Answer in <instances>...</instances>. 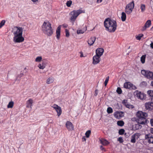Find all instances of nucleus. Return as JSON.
Returning a JSON list of instances; mask_svg holds the SVG:
<instances>
[{
  "mask_svg": "<svg viewBox=\"0 0 153 153\" xmlns=\"http://www.w3.org/2000/svg\"><path fill=\"white\" fill-rule=\"evenodd\" d=\"M104 23L105 30L110 33L114 32L117 29V25L116 20L107 18L105 19Z\"/></svg>",
  "mask_w": 153,
  "mask_h": 153,
  "instance_id": "obj_1",
  "label": "nucleus"
},
{
  "mask_svg": "<svg viewBox=\"0 0 153 153\" xmlns=\"http://www.w3.org/2000/svg\"><path fill=\"white\" fill-rule=\"evenodd\" d=\"M43 32L48 36H50L53 33V29L50 23L48 21L44 22L42 26Z\"/></svg>",
  "mask_w": 153,
  "mask_h": 153,
  "instance_id": "obj_2",
  "label": "nucleus"
},
{
  "mask_svg": "<svg viewBox=\"0 0 153 153\" xmlns=\"http://www.w3.org/2000/svg\"><path fill=\"white\" fill-rule=\"evenodd\" d=\"M137 117L138 118L137 122L141 124H145L147 122L146 118L148 116L147 114L141 111H138L136 114Z\"/></svg>",
  "mask_w": 153,
  "mask_h": 153,
  "instance_id": "obj_3",
  "label": "nucleus"
},
{
  "mask_svg": "<svg viewBox=\"0 0 153 153\" xmlns=\"http://www.w3.org/2000/svg\"><path fill=\"white\" fill-rule=\"evenodd\" d=\"M84 10H82L81 9L77 10H73L71 11L69 13V15L71 17L70 19L71 21L74 22L78 16L82 13H84Z\"/></svg>",
  "mask_w": 153,
  "mask_h": 153,
  "instance_id": "obj_4",
  "label": "nucleus"
},
{
  "mask_svg": "<svg viewBox=\"0 0 153 153\" xmlns=\"http://www.w3.org/2000/svg\"><path fill=\"white\" fill-rule=\"evenodd\" d=\"M134 6V1L129 3L126 7L125 9V13L128 15L130 14L132 12Z\"/></svg>",
  "mask_w": 153,
  "mask_h": 153,
  "instance_id": "obj_5",
  "label": "nucleus"
},
{
  "mask_svg": "<svg viewBox=\"0 0 153 153\" xmlns=\"http://www.w3.org/2000/svg\"><path fill=\"white\" fill-rule=\"evenodd\" d=\"M12 32L14 36H21L22 35L23 28L20 27H15L13 28Z\"/></svg>",
  "mask_w": 153,
  "mask_h": 153,
  "instance_id": "obj_6",
  "label": "nucleus"
},
{
  "mask_svg": "<svg viewBox=\"0 0 153 153\" xmlns=\"http://www.w3.org/2000/svg\"><path fill=\"white\" fill-rule=\"evenodd\" d=\"M134 95L135 97L141 100L145 99L146 97V95L144 93L138 91H136L134 92Z\"/></svg>",
  "mask_w": 153,
  "mask_h": 153,
  "instance_id": "obj_7",
  "label": "nucleus"
},
{
  "mask_svg": "<svg viewBox=\"0 0 153 153\" xmlns=\"http://www.w3.org/2000/svg\"><path fill=\"white\" fill-rule=\"evenodd\" d=\"M144 138L149 143L153 144V136L151 133L145 134Z\"/></svg>",
  "mask_w": 153,
  "mask_h": 153,
  "instance_id": "obj_8",
  "label": "nucleus"
},
{
  "mask_svg": "<svg viewBox=\"0 0 153 153\" xmlns=\"http://www.w3.org/2000/svg\"><path fill=\"white\" fill-rule=\"evenodd\" d=\"M24 40V38L22 35L21 36H14L13 38V41L15 43H20L23 42Z\"/></svg>",
  "mask_w": 153,
  "mask_h": 153,
  "instance_id": "obj_9",
  "label": "nucleus"
},
{
  "mask_svg": "<svg viewBox=\"0 0 153 153\" xmlns=\"http://www.w3.org/2000/svg\"><path fill=\"white\" fill-rule=\"evenodd\" d=\"M141 73L145 76H153V72L150 71L143 70L141 71Z\"/></svg>",
  "mask_w": 153,
  "mask_h": 153,
  "instance_id": "obj_10",
  "label": "nucleus"
},
{
  "mask_svg": "<svg viewBox=\"0 0 153 153\" xmlns=\"http://www.w3.org/2000/svg\"><path fill=\"white\" fill-rule=\"evenodd\" d=\"M124 114L123 112L117 111L114 112V115L116 119H120L124 116Z\"/></svg>",
  "mask_w": 153,
  "mask_h": 153,
  "instance_id": "obj_11",
  "label": "nucleus"
},
{
  "mask_svg": "<svg viewBox=\"0 0 153 153\" xmlns=\"http://www.w3.org/2000/svg\"><path fill=\"white\" fill-rule=\"evenodd\" d=\"M100 60V56L96 54L93 57L92 63L94 65H96L99 63Z\"/></svg>",
  "mask_w": 153,
  "mask_h": 153,
  "instance_id": "obj_12",
  "label": "nucleus"
},
{
  "mask_svg": "<svg viewBox=\"0 0 153 153\" xmlns=\"http://www.w3.org/2000/svg\"><path fill=\"white\" fill-rule=\"evenodd\" d=\"M146 108L148 110L151 111L153 109V102H148L145 104Z\"/></svg>",
  "mask_w": 153,
  "mask_h": 153,
  "instance_id": "obj_13",
  "label": "nucleus"
},
{
  "mask_svg": "<svg viewBox=\"0 0 153 153\" xmlns=\"http://www.w3.org/2000/svg\"><path fill=\"white\" fill-rule=\"evenodd\" d=\"M140 135V134L139 133H136L132 135L131 137V142L133 143H135L136 139H137Z\"/></svg>",
  "mask_w": 153,
  "mask_h": 153,
  "instance_id": "obj_14",
  "label": "nucleus"
},
{
  "mask_svg": "<svg viewBox=\"0 0 153 153\" xmlns=\"http://www.w3.org/2000/svg\"><path fill=\"white\" fill-rule=\"evenodd\" d=\"M66 126L69 131L74 130V126L72 123L69 121H67L66 123Z\"/></svg>",
  "mask_w": 153,
  "mask_h": 153,
  "instance_id": "obj_15",
  "label": "nucleus"
},
{
  "mask_svg": "<svg viewBox=\"0 0 153 153\" xmlns=\"http://www.w3.org/2000/svg\"><path fill=\"white\" fill-rule=\"evenodd\" d=\"M104 51V49L102 48H98L96 50V54L101 57Z\"/></svg>",
  "mask_w": 153,
  "mask_h": 153,
  "instance_id": "obj_16",
  "label": "nucleus"
},
{
  "mask_svg": "<svg viewBox=\"0 0 153 153\" xmlns=\"http://www.w3.org/2000/svg\"><path fill=\"white\" fill-rule=\"evenodd\" d=\"M99 141L100 143L104 146H106L110 143L108 140L103 138L100 139Z\"/></svg>",
  "mask_w": 153,
  "mask_h": 153,
  "instance_id": "obj_17",
  "label": "nucleus"
},
{
  "mask_svg": "<svg viewBox=\"0 0 153 153\" xmlns=\"http://www.w3.org/2000/svg\"><path fill=\"white\" fill-rule=\"evenodd\" d=\"M96 39V37H91L88 39V43L90 46L93 45Z\"/></svg>",
  "mask_w": 153,
  "mask_h": 153,
  "instance_id": "obj_18",
  "label": "nucleus"
},
{
  "mask_svg": "<svg viewBox=\"0 0 153 153\" xmlns=\"http://www.w3.org/2000/svg\"><path fill=\"white\" fill-rule=\"evenodd\" d=\"M151 24V21L149 20H147L143 28V30L144 31L146 30L147 28H149L150 27Z\"/></svg>",
  "mask_w": 153,
  "mask_h": 153,
  "instance_id": "obj_19",
  "label": "nucleus"
},
{
  "mask_svg": "<svg viewBox=\"0 0 153 153\" xmlns=\"http://www.w3.org/2000/svg\"><path fill=\"white\" fill-rule=\"evenodd\" d=\"M33 103V100L31 99H30L27 102L26 107L27 108H31V107Z\"/></svg>",
  "mask_w": 153,
  "mask_h": 153,
  "instance_id": "obj_20",
  "label": "nucleus"
},
{
  "mask_svg": "<svg viewBox=\"0 0 153 153\" xmlns=\"http://www.w3.org/2000/svg\"><path fill=\"white\" fill-rule=\"evenodd\" d=\"M132 84L130 82H126L124 84V87L126 89H130L131 88Z\"/></svg>",
  "mask_w": 153,
  "mask_h": 153,
  "instance_id": "obj_21",
  "label": "nucleus"
},
{
  "mask_svg": "<svg viewBox=\"0 0 153 153\" xmlns=\"http://www.w3.org/2000/svg\"><path fill=\"white\" fill-rule=\"evenodd\" d=\"M147 93L149 96L150 97L151 100H153V91L149 90H148Z\"/></svg>",
  "mask_w": 153,
  "mask_h": 153,
  "instance_id": "obj_22",
  "label": "nucleus"
},
{
  "mask_svg": "<svg viewBox=\"0 0 153 153\" xmlns=\"http://www.w3.org/2000/svg\"><path fill=\"white\" fill-rule=\"evenodd\" d=\"M38 67L39 69H43L45 67V65L44 62H42L39 64Z\"/></svg>",
  "mask_w": 153,
  "mask_h": 153,
  "instance_id": "obj_23",
  "label": "nucleus"
},
{
  "mask_svg": "<svg viewBox=\"0 0 153 153\" xmlns=\"http://www.w3.org/2000/svg\"><path fill=\"white\" fill-rule=\"evenodd\" d=\"M121 19L122 21H125L126 19V13L123 12L121 14Z\"/></svg>",
  "mask_w": 153,
  "mask_h": 153,
  "instance_id": "obj_24",
  "label": "nucleus"
},
{
  "mask_svg": "<svg viewBox=\"0 0 153 153\" xmlns=\"http://www.w3.org/2000/svg\"><path fill=\"white\" fill-rule=\"evenodd\" d=\"M117 124L118 126H122L124 125V123L123 120H119L117 122Z\"/></svg>",
  "mask_w": 153,
  "mask_h": 153,
  "instance_id": "obj_25",
  "label": "nucleus"
},
{
  "mask_svg": "<svg viewBox=\"0 0 153 153\" xmlns=\"http://www.w3.org/2000/svg\"><path fill=\"white\" fill-rule=\"evenodd\" d=\"M54 80L53 79L52 77H49L47 80V83L49 84L52 83Z\"/></svg>",
  "mask_w": 153,
  "mask_h": 153,
  "instance_id": "obj_26",
  "label": "nucleus"
},
{
  "mask_svg": "<svg viewBox=\"0 0 153 153\" xmlns=\"http://www.w3.org/2000/svg\"><path fill=\"white\" fill-rule=\"evenodd\" d=\"M146 57V55H143L140 58V60L142 63H145Z\"/></svg>",
  "mask_w": 153,
  "mask_h": 153,
  "instance_id": "obj_27",
  "label": "nucleus"
},
{
  "mask_svg": "<svg viewBox=\"0 0 153 153\" xmlns=\"http://www.w3.org/2000/svg\"><path fill=\"white\" fill-rule=\"evenodd\" d=\"M14 103L12 101L10 102L7 105V108H12L13 105Z\"/></svg>",
  "mask_w": 153,
  "mask_h": 153,
  "instance_id": "obj_28",
  "label": "nucleus"
},
{
  "mask_svg": "<svg viewBox=\"0 0 153 153\" xmlns=\"http://www.w3.org/2000/svg\"><path fill=\"white\" fill-rule=\"evenodd\" d=\"M140 124H141L138 123V122H137V124H136L135 125V128L136 129H140L141 128L142 126Z\"/></svg>",
  "mask_w": 153,
  "mask_h": 153,
  "instance_id": "obj_29",
  "label": "nucleus"
},
{
  "mask_svg": "<svg viewBox=\"0 0 153 153\" xmlns=\"http://www.w3.org/2000/svg\"><path fill=\"white\" fill-rule=\"evenodd\" d=\"M42 58L41 56H38L36 58L35 61L36 62H40L42 61Z\"/></svg>",
  "mask_w": 153,
  "mask_h": 153,
  "instance_id": "obj_30",
  "label": "nucleus"
},
{
  "mask_svg": "<svg viewBox=\"0 0 153 153\" xmlns=\"http://www.w3.org/2000/svg\"><path fill=\"white\" fill-rule=\"evenodd\" d=\"M146 8L145 5L144 4H141L140 6V9L142 12H143L145 11Z\"/></svg>",
  "mask_w": 153,
  "mask_h": 153,
  "instance_id": "obj_31",
  "label": "nucleus"
},
{
  "mask_svg": "<svg viewBox=\"0 0 153 153\" xmlns=\"http://www.w3.org/2000/svg\"><path fill=\"white\" fill-rule=\"evenodd\" d=\"M107 111L108 114H111L113 112V111L111 108L109 107L108 108Z\"/></svg>",
  "mask_w": 153,
  "mask_h": 153,
  "instance_id": "obj_32",
  "label": "nucleus"
},
{
  "mask_svg": "<svg viewBox=\"0 0 153 153\" xmlns=\"http://www.w3.org/2000/svg\"><path fill=\"white\" fill-rule=\"evenodd\" d=\"M91 131L90 130H88L86 131L85 133L86 137L87 138H88L89 137L90 135L91 134Z\"/></svg>",
  "mask_w": 153,
  "mask_h": 153,
  "instance_id": "obj_33",
  "label": "nucleus"
},
{
  "mask_svg": "<svg viewBox=\"0 0 153 153\" xmlns=\"http://www.w3.org/2000/svg\"><path fill=\"white\" fill-rule=\"evenodd\" d=\"M62 110L61 108L58 106V117L61 114Z\"/></svg>",
  "mask_w": 153,
  "mask_h": 153,
  "instance_id": "obj_34",
  "label": "nucleus"
},
{
  "mask_svg": "<svg viewBox=\"0 0 153 153\" xmlns=\"http://www.w3.org/2000/svg\"><path fill=\"white\" fill-rule=\"evenodd\" d=\"M28 71V68H27V67H25L24 68V69L22 71H21V74H22L23 75H24V74L27 73Z\"/></svg>",
  "mask_w": 153,
  "mask_h": 153,
  "instance_id": "obj_35",
  "label": "nucleus"
},
{
  "mask_svg": "<svg viewBox=\"0 0 153 153\" xmlns=\"http://www.w3.org/2000/svg\"><path fill=\"white\" fill-rule=\"evenodd\" d=\"M72 1L71 0L68 1L66 3V5L68 7H70L72 4Z\"/></svg>",
  "mask_w": 153,
  "mask_h": 153,
  "instance_id": "obj_36",
  "label": "nucleus"
},
{
  "mask_svg": "<svg viewBox=\"0 0 153 153\" xmlns=\"http://www.w3.org/2000/svg\"><path fill=\"white\" fill-rule=\"evenodd\" d=\"M143 36V34H140L138 36H136V37L137 39L140 40Z\"/></svg>",
  "mask_w": 153,
  "mask_h": 153,
  "instance_id": "obj_37",
  "label": "nucleus"
},
{
  "mask_svg": "<svg viewBox=\"0 0 153 153\" xmlns=\"http://www.w3.org/2000/svg\"><path fill=\"white\" fill-rule=\"evenodd\" d=\"M146 85L147 82H146L144 81L141 82L140 84V86L141 87L146 86Z\"/></svg>",
  "mask_w": 153,
  "mask_h": 153,
  "instance_id": "obj_38",
  "label": "nucleus"
},
{
  "mask_svg": "<svg viewBox=\"0 0 153 153\" xmlns=\"http://www.w3.org/2000/svg\"><path fill=\"white\" fill-rule=\"evenodd\" d=\"M125 130L123 129H121L119 130V133L120 135H123L124 134Z\"/></svg>",
  "mask_w": 153,
  "mask_h": 153,
  "instance_id": "obj_39",
  "label": "nucleus"
},
{
  "mask_svg": "<svg viewBox=\"0 0 153 153\" xmlns=\"http://www.w3.org/2000/svg\"><path fill=\"white\" fill-rule=\"evenodd\" d=\"M116 91H117V92L119 94H121L122 93V90L119 87H118L117 88Z\"/></svg>",
  "mask_w": 153,
  "mask_h": 153,
  "instance_id": "obj_40",
  "label": "nucleus"
},
{
  "mask_svg": "<svg viewBox=\"0 0 153 153\" xmlns=\"http://www.w3.org/2000/svg\"><path fill=\"white\" fill-rule=\"evenodd\" d=\"M109 77H106L105 79V81L104 82V85L105 86H106L108 83V82L109 80Z\"/></svg>",
  "mask_w": 153,
  "mask_h": 153,
  "instance_id": "obj_41",
  "label": "nucleus"
},
{
  "mask_svg": "<svg viewBox=\"0 0 153 153\" xmlns=\"http://www.w3.org/2000/svg\"><path fill=\"white\" fill-rule=\"evenodd\" d=\"M5 21L4 20H2L0 23V28L4 24Z\"/></svg>",
  "mask_w": 153,
  "mask_h": 153,
  "instance_id": "obj_42",
  "label": "nucleus"
},
{
  "mask_svg": "<svg viewBox=\"0 0 153 153\" xmlns=\"http://www.w3.org/2000/svg\"><path fill=\"white\" fill-rule=\"evenodd\" d=\"M126 107L129 109L132 108H133V106L132 105L128 104V103L125 105Z\"/></svg>",
  "mask_w": 153,
  "mask_h": 153,
  "instance_id": "obj_43",
  "label": "nucleus"
},
{
  "mask_svg": "<svg viewBox=\"0 0 153 153\" xmlns=\"http://www.w3.org/2000/svg\"><path fill=\"white\" fill-rule=\"evenodd\" d=\"M70 34L68 30L67 29L65 30V36L66 37H68Z\"/></svg>",
  "mask_w": 153,
  "mask_h": 153,
  "instance_id": "obj_44",
  "label": "nucleus"
},
{
  "mask_svg": "<svg viewBox=\"0 0 153 153\" xmlns=\"http://www.w3.org/2000/svg\"><path fill=\"white\" fill-rule=\"evenodd\" d=\"M61 25H59L58 27V39L59 37V36L60 35V31Z\"/></svg>",
  "mask_w": 153,
  "mask_h": 153,
  "instance_id": "obj_45",
  "label": "nucleus"
},
{
  "mask_svg": "<svg viewBox=\"0 0 153 153\" xmlns=\"http://www.w3.org/2000/svg\"><path fill=\"white\" fill-rule=\"evenodd\" d=\"M118 141H119L120 143H122L123 142V140L122 137H120L118 139Z\"/></svg>",
  "mask_w": 153,
  "mask_h": 153,
  "instance_id": "obj_46",
  "label": "nucleus"
},
{
  "mask_svg": "<svg viewBox=\"0 0 153 153\" xmlns=\"http://www.w3.org/2000/svg\"><path fill=\"white\" fill-rule=\"evenodd\" d=\"M52 107H53L56 110V111L57 112V105L56 104H54L52 106Z\"/></svg>",
  "mask_w": 153,
  "mask_h": 153,
  "instance_id": "obj_47",
  "label": "nucleus"
},
{
  "mask_svg": "<svg viewBox=\"0 0 153 153\" xmlns=\"http://www.w3.org/2000/svg\"><path fill=\"white\" fill-rule=\"evenodd\" d=\"M122 103L124 105H126L128 103L127 100H123L122 101Z\"/></svg>",
  "mask_w": 153,
  "mask_h": 153,
  "instance_id": "obj_48",
  "label": "nucleus"
},
{
  "mask_svg": "<svg viewBox=\"0 0 153 153\" xmlns=\"http://www.w3.org/2000/svg\"><path fill=\"white\" fill-rule=\"evenodd\" d=\"M84 32L81 30H78L77 31V33L78 34L80 33H83Z\"/></svg>",
  "mask_w": 153,
  "mask_h": 153,
  "instance_id": "obj_49",
  "label": "nucleus"
},
{
  "mask_svg": "<svg viewBox=\"0 0 153 153\" xmlns=\"http://www.w3.org/2000/svg\"><path fill=\"white\" fill-rule=\"evenodd\" d=\"M98 90H95V91L94 95L95 96H96L98 94Z\"/></svg>",
  "mask_w": 153,
  "mask_h": 153,
  "instance_id": "obj_50",
  "label": "nucleus"
},
{
  "mask_svg": "<svg viewBox=\"0 0 153 153\" xmlns=\"http://www.w3.org/2000/svg\"><path fill=\"white\" fill-rule=\"evenodd\" d=\"M80 57H84L83 54V53L82 52L80 51Z\"/></svg>",
  "mask_w": 153,
  "mask_h": 153,
  "instance_id": "obj_51",
  "label": "nucleus"
},
{
  "mask_svg": "<svg viewBox=\"0 0 153 153\" xmlns=\"http://www.w3.org/2000/svg\"><path fill=\"white\" fill-rule=\"evenodd\" d=\"M150 123L152 126H153V119H152L150 120Z\"/></svg>",
  "mask_w": 153,
  "mask_h": 153,
  "instance_id": "obj_52",
  "label": "nucleus"
},
{
  "mask_svg": "<svg viewBox=\"0 0 153 153\" xmlns=\"http://www.w3.org/2000/svg\"><path fill=\"white\" fill-rule=\"evenodd\" d=\"M100 149L102 150H104V148L103 147V146H100Z\"/></svg>",
  "mask_w": 153,
  "mask_h": 153,
  "instance_id": "obj_53",
  "label": "nucleus"
},
{
  "mask_svg": "<svg viewBox=\"0 0 153 153\" xmlns=\"http://www.w3.org/2000/svg\"><path fill=\"white\" fill-rule=\"evenodd\" d=\"M102 0H97V3H101L102 2Z\"/></svg>",
  "mask_w": 153,
  "mask_h": 153,
  "instance_id": "obj_54",
  "label": "nucleus"
},
{
  "mask_svg": "<svg viewBox=\"0 0 153 153\" xmlns=\"http://www.w3.org/2000/svg\"><path fill=\"white\" fill-rule=\"evenodd\" d=\"M82 141H85L86 140V138L85 137H83L82 138Z\"/></svg>",
  "mask_w": 153,
  "mask_h": 153,
  "instance_id": "obj_55",
  "label": "nucleus"
},
{
  "mask_svg": "<svg viewBox=\"0 0 153 153\" xmlns=\"http://www.w3.org/2000/svg\"><path fill=\"white\" fill-rule=\"evenodd\" d=\"M56 38L57 39V28L56 30Z\"/></svg>",
  "mask_w": 153,
  "mask_h": 153,
  "instance_id": "obj_56",
  "label": "nucleus"
},
{
  "mask_svg": "<svg viewBox=\"0 0 153 153\" xmlns=\"http://www.w3.org/2000/svg\"><path fill=\"white\" fill-rule=\"evenodd\" d=\"M64 27H67L68 26V25H63Z\"/></svg>",
  "mask_w": 153,
  "mask_h": 153,
  "instance_id": "obj_57",
  "label": "nucleus"
},
{
  "mask_svg": "<svg viewBox=\"0 0 153 153\" xmlns=\"http://www.w3.org/2000/svg\"><path fill=\"white\" fill-rule=\"evenodd\" d=\"M150 45L151 47L153 48V42H152L151 44Z\"/></svg>",
  "mask_w": 153,
  "mask_h": 153,
  "instance_id": "obj_58",
  "label": "nucleus"
},
{
  "mask_svg": "<svg viewBox=\"0 0 153 153\" xmlns=\"http://www.w3.org/2000/svg\"><path fill=\"white\" fill-rule=\"evenodd\" d=\"M151 133L153 134V128H152L151 129Z\"/></svg>",
  "mask_w": 153,
  "mask_h": 153,
  "instance_id": "obj_59",
  "label": "nucleus"
},
{
  "mask_svg": "<svg viewBox=\"0 0 153 153\" xmlns=\"http://www.w3.org/2000/svg\"><path fill=\"white\" fill-rule=\"evenodd\" d=\"M38 0H31V1L33 2H36Z\"/></svg>",
  "mask_w": 153,
  "mask_h": 153,
  "instance_id": "obj_60",
  "label": "nucleus"
},
{
  "mask_svg": "<svg viewBox=\"0 0 153 153\" xmlns=\"http://www.w3.org/2000/svg\"><path fill=\"white\" fill-rule=\"evenodd\" d=\"M151 84V85H152V86H153V81H152V82Z\"/></svg>",
  "mask_w": 153,
  "mask_h": 153,
  "instance_id": "obj_61",
  "label": "nucleus"
},
{
  "mask_svg": "<svg viewBox=\"0 0 153 153\" xmlns=\"http://www.w3.org/2000/svg\"><path fill=\"white\" fill-rule=\"evenodd\" d=\"M149 78H151V79H153V77H149Z\"/></svg>",
  "mask_w": 153,
  "mask_h": 153,
  "instance_id": "obj_62",
  "label": "nucleus"
},
{
  "mask_svg": "<svg viewBox=\"0 0 153 153\" xmlns=\"http://www.w3.org/2000/svg\"><path fill=\"white\" fill-rule=\"evenodd\" d=\"M152 28H153V26L152 27Z\"/></svg>",
  "mask_w": 153,
  "mask_h": 153,
  "instance_id": "obj_63",
  "label": "nucleus"
}]
</instances>
